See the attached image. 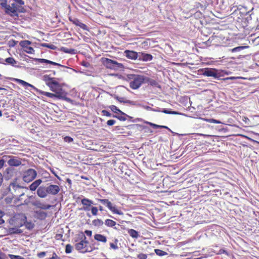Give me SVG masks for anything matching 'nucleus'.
<instances>
[{
    "instance_id": "1",
    "label": "nucleus",
    "mask_w": 259,
    "mask_h": 259,
    "mask_svg": "<svg viewBox=\"0 0 259 259\" xmlns=\"http://www.w3.org/2000/svg\"><path fill=\"white\" fill-rule=\"evenodd\" d=\"M43 80L45 82L46 85L49 87L51 91L56 94L59 93L65 101H69L70 100L69 98L66 97L67 93L63 90L61 84L56 81L55 78L45 75L43 76Z\"/></svg>"
},
{
    "instance_id": "2",
    "label": "nucleus",
    "mask_w": 259,
    "mask_h": 259,
    "mask_svg": "<svg viewBox=\"0 0 259 259\" xmlns=\"http://www.w3.org/2000/svg\"><path fill=\"white\" fill-rule=\"evenodd\" d=\"M0 6L6 14L12 17H18L19 13L24 12L23 5L13 3L11 5L7 4V0H0Z\"/></svg>"
},
{
    "instance_id": "3",
    "label": "nucleus",
    "mask_w": 259,
    "mask_h": 259,
    "mask_svg": "<svg viewBox=\"0 0 259 259\" xmlns=\"http://www.w3.org/2000/svg\"><path fill=\"white\" fill-rule=\"evenodd\" d=\"M145 79V76L143 75L130 74L127 75V80L129 82L130 87L133 90L139 89L144 83Z\"/></svg>"
},
{
    "instance_id": "4",
    "label": "nucleus",
    "mask_w": 259,
    "mask_h": 259,
    "mask_svg": "<svg viewBox=\"0 0 259 259\" xmlns=\"http://www.w3.org/2000/svg\"><path fill=\"white\" fill-rule=\"evenodd\" d=\"M25 220H27V218L25 214L16 213L9 220V223L14 227H21L24 225Z\"/></svg>"
},
{
    "instance_id": "5",
    "label": "nucleus",
    "mask_w": 259,
    "mask_h": 259,
    "mask_svg": "<svg viewBox=\"0 0 259 259\" xmlns=\"http://www.w3.org/2000/svg\"><path fill=\"white\" fill-rule=\"evenodd\" d=\"M79 238L80 241L75 244V249L81 253L91 251L87 248L89 242L87 240L85 236L83 233H81L79 235Z\"/></svg>"
},
{
    "instance_id": "6",
    "label": "nucleus",
    "mask_w": 259,
    "mask_h": 259,
    "mask_svg": "<svg viewBox=\"0 0 259 259\" xmlns=\"http://www.w3.org/2000/svg\"><path fill=\"white\" fill-rule=\"evenodd\" d=\"M34 198L33 195L28 196L24 193L21 194L18 197H15V205L16 208L22 205H28L30 204L31 200Z\"/></svg>"
},
{
    "instance_id": "7",
    "label": "nucleus",
    "mask_w": 259,
    "mask_h": 259,
    "mask_svg": "<svg viewBox=\"0 0 259 259\" xmlns=\"http://www.w3.org/2000/svg\"><path fill=\"white\" fill-rule=\"evenodd\" d=\"M101 60L103 64L109 69H117L123 67L122 64L118 63L117 61L109 58H102Z\"/></svg>"
},
{
    "instance_id": "8",
    "label": "nucleus",
    "mask_w": 259,
    "mask_h": 259,
    "mask_svg": "<svg viewBox=\"0 0 259 259\" xmlns=\"http://www.w3.org/2000/svg\"><path fill=\"white\" fill-rule=\"evenodd\" d=\"M37 176V172L32 168H29L23 172V180L29 183L32 181Z\"/></svg>"
},
{
    "instance_id": "9",
    "label": "nucleus",
    "mask_w": 259,
    "mask_h": 259,
    "mask_svg": "<svg viewBox=\"0 0 259 259\" xmlns=\"http://www.w3.org/2000/svg\"><path fill=\"white\" fill-rule=\"evenodd\" d=\"M30 204L41 209H48L51 207L50 204L46 203L42 200L35 199V198L31 200Z\"/></svg>"
},
{
    "instance_id": "10",
    "label": "nucleus",
    "mask_w": 259,
    "mask_h": 259,
    "mask_svg": "<svg viewBox=\"0 0 259 259\" xmlns=\"http://www.w3.org/2000/svg\"><path fill=\"white\" fill-rule=\"evenodd\" d=\"M3 158L7 160L8 164L11 166H18L22 163L20 158L13 156L4 155Z\"/></svg>"
},
{
    "instance_id": "11",
    "label": "nucleus",
    "mask_w": 259,
    "mask_h": 259,
    "mask_svg": "<svg viewBox=\"0 0 259 259\" xmlns=\"http://www.w3.org/2000/svg\"><path fill=\"white\" fill-rule=\"evenodd\" d=\"M31 44V42L27 40L21 41L20 43L24 52L28 54H32L34 53V50L32 47L29 46Z\"/></svg>"
},
{
    "instance_id": "12",
    "label": "nucleus",
    "mask_w": 259,
    "mask_h": 259,
    "mask_svg": "<svg viewBox=\"0 0 259 259\" xmlns=\"http://www.w3.org/2000/svg\"><path fill=\"white\" fill-rule=\"evenodd\" d=\"M15 197H7L5 198L4 201V205L7 208L10 207L11 209H16V205H15Z\"/></svg>"
},
{
    "instance_id": "13",
    "label": "nucleus",
    "mask_w": 259,
    "mask_h": 259,
    "mask_svg": "<svg viewBox=\"0 0 259 259\" xmlns=\"http://www.w3.org/2000/svg\"><path fill=\"white\" fill-rule=\"evenodd\" d=\"M36 92L38 93L39 94L45 95L47 97H48L49 98H56L57 99H63L64 100V98L62 97V95L59 94V93H58V94L56 93H51L49 92H47L45 91H41L37 89L36 90Z\"/></svg>"
},
{
    "instance_id": "14",
    "label": "nucleus",
    "mask_w": 259,
    "mask_h": 259,
    "mask_svg": "<svg viewBox=\"0 0 259 259\" xmlns=\"http://www.w3.org/2000/svg\"><path fill=\"white\" fill-rule=\"evenodd\" d=\"M49 194L52 195H57L60 191V188L57 185L50 184L47 187Z\"/></svg>"
},
{
    "instance_id": "15",
    "label": "nucleus",
    "mask_w": 259,
    "mask_h": 259,
    "mask_svg": "<svg viewBox=\"0 0 259 259\" xmlns=\"http://www.w3.org/2000/svg\"><path fill=\"white\" fill-rule=\"evenodd\" d=\"M69 20L76 26L80 27L83 30H89L88 27L85 24L80 22L77 18L69 17Z\"/></svg>"
},
{
    "instance_id": "16",
    "label": "nucleus",
    "mask_w": 259,
    "mask_h": 259,
    "mask_svg": "<svg viewBox=\"0 0 259 259\" xmlns=\"http://www.w3.org/2000/svg\"><path fill=\"white\" fill-rule=\"evenodd\" d=\"M36 193L37 196L41 198H46L49 194L47 187L44 186H41L38 187L37 189Z\"/></svg>"
},
{
    "instance_id": "17",
    "label": "nucleus",
    "mask_w": 259,
    "mask_h": 259,
    "mask_svg": "<svg viewBox=\"0 0 259 259\" xmlns=\"http://www.w3.org/2000/svg\"><path fill=\"white\" fill-rule=\"evenodd\" d=\"M203 74L208 77H218L217 70L214 68H206Z\"/></svg>"
},
{
    "instance_id": "18",
    "label": "nucleus",
    "mask_w": 259,
    "mask_h": 259,
    "mask_svg": "<svg viewBox=\"0 0 259 259\" xmlns=\"http://www.w3.org/2000/svg\"><path fill=\"white\" fill-rule=\"evenodd\" d=\"M124 54L127 58L132 60H136L139 56V54L134 51L125 50Z\"/></svg>"
},
{
    "instance_id": "19",
    "label": "nucleus",
    "mask_w": 259,
    "mask_h": 259,
    "mask_svg": "<svg viewBox=\"0 0 259 259\" xmlns=\"http://www.w3.org/2000/svg\"><path fill=\"white\" fill-rule=\"evenodd\" d=\"M81 203L83 205V209L86 210H90L92 205L94 204L92 200L88 198L82 199L81 200Z\"/></svg>"
},
{
    "instance_id": "20",
    "label": "nucleus",
    "mask_w": 259,
    "mask_h": 259,
    "mask_svg": "<svg viewBox=\"0 0 259 259\" xmlns=\"http://www.w3.org/2000/svg\"><path fill=\"white\" fill-rule=\"evenodd\" d=\"M98 201L102 203L104 205L106 206L110 210H117L115 209V208L114 206H113L112 203L108 199H99Z\"/></svg>"
},
{
    "instance_id": "21",
    "label": "nucleus",
    "mask_w": 259,
    "mask_h": 259,
    "mask_svg": "<svg viewBox=\"0 0 259 259\" xmlns=\"http://www.w3.org/2000/svg\"><path fill=\"white\" fill-rule=\"evenodd\" d=\"M139 60H142L143 61H151L153 59V56L150 54H147L145 53H139Z\"/></svg>"
},
{
    "instance_id": "22",
    "label": "nucleus",
    "mask_w": 259,
    "mask_h": 259,
    "mask_svg": "<svg viewBox=\"0 0 259 259\" xmlns=\"http://www.w3.org/2000/svg\"><path fill=\"white\" fill-rule=\"evenodd\" d=\"M41 183L42 180L41 179H37L35 180L30 185L29 187L30 190L31 191H35L38 188V187H39V186L41 184Z\"/></svg>"
},
{
    "instance_id": "23",
    "label": "nucleus",
    "mask_w": 259,
    "mask_h": 259,
    "mask_svg": "<svg viewBox=\"0 0 259 259\" xmlns=\"http://www.w3.org/2000/svg\"><path fill=\"white\" fill-rule=\"evenodd\" d=\"M15 81L17 83L20 84H21L23 86H24V87H25L26 88H27L28 87H31L32 88V89H33L36 92V90H37V88H36L34 86H33V85L27 82L26 81L23 80H22V79H15Z\"/></svg>"
},
{
    "instance_id": "24",
    "label": "nucleus",
    "mask_w": 259,
    "mask_h": 259,
    "mask_svg": "<svg viewBox=\"0 0 259 259\" xmlns=\"http://www.w3.org/2000/svg\"><path fill=\"white\" fill-rule=\"evenodd\" d=\"M60 50L65 53H68L70 54H75L76 53V51L74 49L71 48H67L66 47H61Z\"/></svg>"
},
{
    "instance_id": "25",
    "label": "nucleus",
    "mask_w": 259,
    "mask_h": 259,
    "mask_svg": "<svg viewBox=\"0 0 259 259\" xmlns=\"http://www.w3.org/2000/svg\"><path fill=\"white\" fill-rule=\"evenodd\" d=\"M145 79L144 83H147L152 86H156L158 84L157 82L154 79H152L146 76H145Z\"/></svg>"
},
{
    "instance_id": "26",
    "label": "nucleus",
    "mask_w": 259,
    "mask_h": 259,
    "mask_svg": "<svg viewBox=\"0 0 259 259\" xmlns=\"http://www.w3.org/2000/svg\"><path fill=\"white\" fill-rule=\"evenodd\" d=\"M7 64L11 65L13 66H16L17 62L13 57H9L5 59Z\"/></svg>"
},
{
    "instance_id": "27",
    "label": "nucleus",
    "mask_w": 259,
    "mask_h": 259,
    "mask_svg": "<svg viewBox=\"0 0 259 259\" xmlns=\"http://www.w3.org/2000/svg\"><path fill=\"white\" fill-rule=\"evenodd\" d=\"M94 238L95 240L98 241L102 242L104 243H105L107 241L106 237L105 236L101 234H96L94 236Z\"/></svg>"
},
{
    "instance_id": "28",
    "label": "nucleus",
    "mask_w": 259,
    "mask_h": 259,
    "mask_svg": "<svg viewBox=\"0 0 259 259\" xmlns=\"http://www.w3.org/2000/svg\"><path fill=\"white\" fill-rule=\"evenodd\" d=\"M127 232L129 235L134 238H138L139 236L138 232L134 229H129Z\"/></svg>"
},
{
    "instance_id": "29",
    "label": "nucleus",
    "mask_w": 259,
    "mask_h": 259,
    "mask_svg": "<svg viewBox=\"0 0 259 259\" xmlns=\"http://www.w3.org/2000/svg\"><path fill=\"white\" fill-rule=\"evenodd\" d=\"M24 225H25L26 228L29 230H31L34 227V224L31 222H27V220H25Z\"/></svg>"
},
{
    "instance_id": "30",
    "label": "nucleus",
    "mask_w": 259,
    "mask_h": 259,
    "mask_svg": "<svg viewBox=\"0 0 259 259\" xmlns=\"http://www.w3.org/2000/svg\"><path fill=\"white\" fill-rule=\"evenodd\" d=\"M111 110L114 113H120L122 115H126V114L122 112L120 109H119L116 106L112 105L110 106Z\"/></svg>"
},
{
    "instance_id": "31",
    "label": "nucleus",
    "mask_w": 259,
    "mask_h": 259,
    "mask_svg": "<svg viewBox=\"0 0 259 259\" xmlns=\"http://www.w3.org/2000/svg\"><path fill=\"white\" fill-rule=\"evenodd\" d=\"M35 212L36 213V215H37V217L40 220L44 219L47 216V213L45 211H35Z\"/></svg>"
},
{
    "instance_id": "32",
    "label": "nucleus",
    "mask_w": 259,
    "mask_h": 259,
    "mask_svg": "<svg viewBox=\"0 0 259 259\" xmlns=\"http://www.w3.org/2000/svg\"><path fill=\"white\" fill-rule=\"evenodd\" d=\"M18 227H15L10 229V231L12 233L20 234L23 232V230L18 228Z\"/></svg>"
},
{
    "instance_id": "33",
    "label": "nucleus",
    "mask_w": 259,
    "mask_h": 259,
    "mask_svg": "<svg viewBox=\"0 0 259 259\" xmlns=\"http://www.w3.org/2000/svg\"><path fill=\"white\" fill-rule=\"evenodd\" d=\"M105 224L108 227H112L114 226L116 223L115 221L112 220L107 219L105 220Z\"/></svg>"
},
{
    "instance_id": "34",
    "label": "nucleus",
    "mask_w": 259,
    "mask_h": 259,
    "mask_svg": "<svg viewBox=\"0 0 259 259\" xmlns=\"http://www.w3.org/2000/svg\"><path fill=\"white\" fill-rule=\"evenodd\" d=\"M161 111L163 113H164L165 114H174V115L180 114V113L177 111H169L166 109H163L162 110H161Z\"/></svg>"
},
{
    "instance_id": "35",
    "label": "nucleus",
    "mask_w": 259,
    "mask_h": 259,
    "mask_svg": "<svg viewBox=\"0 0 259 259\" xmlns=\"http://www.w3.org/2000/svg\"><path fill=\"white\" fill-rule=\"evenodd\" d=\"M103 222L99 219L95 220L93 221V224L97 227L101 226L103 225Z\"/></svg>"
},
{
    "instance_id": "36",
    "label": "nucleus",
    "mask_w": 259,
    "mask_h": 259,
    "mask_svg": "<svg viewBox=\"0 0 259 259\" xmlns=\"http://www.w3.org/2000/svg\"><path fill=\"white\" fill-rule=\"evenodd\" d=\"M148 123L152 127L154 128H167V127L164 125H159L158 124H156L155 123H153L151 122H148Z\"/></svg>"
},
{
    "instance_id": "37",
    "label": "nucleus",
    "mask_w": 259,
    "mask_h": 259,
    "mask_svg": "<svg viewBox=\"0 0 259 259\" xmlns=\"http://www.w3.org/2000/svg\"><path fill=\"white\" fill-rule=\"evenodd\" d=\"M248 47H249L248 46L237 47H236V48H234L231 49V52H235L240 51L242 50L243 49L248 48Z\"/></svg>"
},
{
    "instance_id": "38",
    "label": "nucleus",
    "mask_w": 259,
    "mask_h": 259,
    "mask_svg": "<svg viewBox=\"0 0 259 259\" xmlns=\"http://www.w3.org/2000/svg\"><path fill=\"white\" fill-rule=\"evenodd\" d=\"M203 120H204L206 122H209V123H221V122L220 121L214 119H212V118H209V119L203 118Z\"/></svg>"
},
{
    "instance_id": "39",
    "label": "nucleus",
    "mask_w": 259,
    "mask_h": 259,
    "mask_svg": "<svg viewBox=\"0 0 259 259\" xmlns=\"http://www.w3.org/2000/svg\"><path fill=\"white\" fill-rule=\"evenodd\" d=\"M154 251L156 254L159 256H163L167 254L166 252L158 249H155Z\"/></svg>"
},
{
    "instance_id": "40",
    "label": "nucleus",
    "mask_w": 259,
    "mask_h": 259,
    "mask_svg": "<svg viewBox=\"0 0 259 259\" xmlns=\"http://www.w3.org/2000/svg\"><path fill=\"white\" fill-rule=\"evenodd\" d=\"M41 46L44 47H46L52 50H55L56 48V47L54 45H50L46 43H43L41 44Z\"/></svg>"
},
{
    "instance_id": "41",
    "label": "nucleus",
    "mask_w": 259,
    "mask_h": 259,
    "mask_svg": "<svg viewBox=\"0 0 259 259\" xmlns=\"http://www.w3.org/2000/svg\"><path fill=\"white\" fill-rule=\"evenodd\" d=\"M72 246L70 244H67L65 247V252L66 253H70L71 252Z\"/></svg>"
},
{
    "instance_id": "42",
    "label": "nucleus",
    "mask_w": 259,
    "mask_h": 259,
    "mask_svg": "<svg viewBox=\"0 0 259 259\" xmlns=\"http://www.w3.org/2000/svg\"><path fill=\"white\" fill-rule=\"evenodd\" d=\"M10 187L15 190L21 188L20 186L15 183H11L10 185Z\"/></svg>"
},
{
    "instance_id": "43",
    "label": "nucleus",
    "mask_w": 259,
    "mask_h": 259,
    "mask_svg": "<svg viewBox=\"0 0 259 259\" xmlns=\"http://www.w3.org/2000/svg\"><path fill=\"white\" fill-rule=\"evenodd\" d=\"M124 116L125 115L119 116V115H114L113 116V117L117 118L118 119H119L120 121H125L126 120V118Z\"/></svg>"
},
{
    "instance_id": "44",
    "label": "nucleus",
    "mask_w": 259,
    "mask_h": 259,
    "mask_svg": "<svg viewBox=\"0 0 259 259\" xmlns=\"http://www.w3.org/2000/svg\"><path fill=\"white\" fill-rule=\"evenodd\" d=\"M9 256L11 259H24L23 257L19 255L9 254Z\"/></svg>"
},
{
    "instance_id": "45",
    "label": "nucleus",
    "mask_w": 259,
    "mask_h": 259,
    "mask_svg": "<svg viewBox=\"0 0 259 259\" xmlns=\"http://www.w3.org/2000/svg\"><path fill=\"white\" fill-rule=\"evenodd\" d=\"M102 113H103V115L107 116V117H111V114L107 110H103L102 111Z\"/></svg>"
},
{
    "instance_id": "46",
    "label": "nucleus",
    "mask_w": 259,
    "mask_h": 259,
    "mask_svg": "<svg viewBox=\"0 0 259 259\" xmlns=\"http://www.w3.org/2000/svg\"><path fill=\"white\" fill-rule=\"evenodd\" d=\"M64 140L65 142L67 143H70L73 141V138L69 136H66L64 138Z\"/></svg>"
},
{
    "instance_id": "47",
    "label": "nucleus",
    "mask_w": 259,
    "mask_h": 259,
    "mask_svg": "<svg viewBox=\"0 0 259 259\" xmlns=\"http://www.w3.org/2000/svg\"><path fill=\"white\" fill-rule=\"evenodd\" d=\"M147 255L144 253H140L138 255V258L139 259H147Z\"/></svg>"
},
{
    "instance_id": "48",
    "label": "nucleus",
    "mask_w": 259,
    "mask_h": 259,
    "mask_svg": "<svg viewBox=\"0 0 259 259\" xmlns=\"http://www.w3.org/2000/svg\"><path fill=\"white\" fill-rule=\"evenodd\" d=\"M115 120L113 119H110L107 121V124L109 126H112L114 125L115 123Z\"/></svg>"
},
{
    "instance_id": "49",
    "label": "nucleus",
    "mask_w": 259,
    "mask_h": 259,
    "mask_svg": "<svg viewBox=\"0 0 259 259\" xmlns=\"http://www.w3.org/2000/svg\"><path fill=\"white\" fill-rule=\"evenodd\" d=\"M6 159L5 158H2L0 159V169L3 168L5 163Z\"/></svg>"
},
{
    "instance_id": "50",
    "label": "nucleus",
    "mask_w": 259,
    "mask_h": 259,
    "mask_svg": "<svg viewBox=\"0 0 259 259\" xmlns=\"http://www.w3.org/2000/svg\"><path fill=\"white\" fill-rule=\"evenodd\" d=\"M144 108L146 110H152L153 111H155V112H159L160 111L159 110H156V109H152L151 107H149V106H145L144 107Z\"/></svg>"
},
{
    "instance_id": "51",
    "label": "nucleus",
    "mask_w": 259,
    "mask_h": 259,
    "mask_svg": "<svg viewBox=\"0 0 259 259\" xmlns=\"http://www.w3.org/2000/svg\"><path fill=\"white\" fill-rule=\"evenodd\" d=\"M47 64H52V65H55V66H61L59 63H56V62H53V61H50V60L48 61V63Z\"/></svg>"
},
{
    "instance_id": "52",
    "label": "nucleus",
    "mask_w": 259,
    "mask_h": 259,
    "mask_svg": "<svg viewBox=\"0 0 259 259\" xmlns=\"http://www.w3.org/2000/svg\"><path fill=\"white\" fill-rule=\"evenodd\" d=\"M110 247L114 249H117L118 248L116 244H114L113 243H110Z\"/></svg>"
},
{
    "instance_id": "53",
    "label": "nucleus",
    "mask_w": 259,
    "mask_h": 259,
    "mask_svg": "<svg viewBox=\"0 0 259 259\" xmlns=\"http://www.w3.org/2000/svg\"><path fill=\"white\" fill-rule=\"evenodd\" d=\"M39 62L40 63H48V60L45 59H38Z\"/></svg>"
},
{
    "instance_id": "54",
    "label": "nucleus",
    "mask_w": 259,
    "mask_h": 259,
    "mask_svg": "<svg viewBox=\"0 0 259 259\" xmlns=\"http://www.w3.org/2000/svg\"><path fill=\"white\" fill-rule=\"evenodd\" d=\"M46 255L45 252H40V253H38V256L39 257H43Z\"/></svg>"
},
{
    "instance_id": "55",
    "label": "nucleus",
    "mask_w": 259,
    "mask_h": 259,
    "mask_svg": "<svg viewBox=\"0 0 259 259\" xmlns=\"http://www.w3.org/2000/svg\"><path fill=\"white\" fill-rule=\"evenodd\" d=\"M85 233L87 234V235L89 236H91L92 234V231H89V230H86L85 231Z\"/></svg>"
},
{
    "instance_id": "56",
    "label": "nucleus",
    "mask_w": 259,
    "mask_h": 259,
    "mask_svg": "<svg viewBox=\"0 0 259 259\" xmlns=\"http://www.w3.org/2000/svg\"><path fill=\"white\" fill-rule=\"evenodd\" d=\"M3 182V177L2 174L0 172V186L2 185Z\"/></svg>"
},
{
    "instance_id": "57",
    "label": "nucleus",
    "mask_w": 259,
    "mask_h": 259,
    "mask_svg": "<svg viewBox=\"0 0 259 259\" xmlns=\"http://www.w3.org/2000/svg\"><path fill=\"white\" fill-rule=\"evenodd\" d=\"M237 77H226L224 79V80H229V79H231V80H233V79H236Z\"/></svg>"
},
{
    "instance_id": "58",
    "label": "nucleus",
    "mask_w": 259,
    "mask_h": 259,
    "mask_svg": "<svg viewBox=\"0 0 259 259\" xmlns=\"http://www.w3.org/2000/svg\"><path fill=\"white\" fill-rule=\"evenodd\" d=\"M5 254L2 252H0V259H4Z\"/></svg>"
},
{
    "instance_id": "59",
    "label": "nucleus",
    "mask_w": 259,
    "mask_h": 259,
    "mask_svg": "<svg viewBox=\"0 0 259 259\" xmlns=\"http://www.w3.org/2000/svg\"><path fill=\"white\" fill-rule=\"evenodd\" d=\"M90 210H98V208L97 207H94L92 206H91Z\"/></svg>"
},
{
    "instance_id": "60",
    "label": "nucleus",
    "mask_w": 259,
    "mask_h": 259,
    "mask_svg": "<svg viewBox=\"0 0 259 259\" xmlns=\"http://www.w3.org/2000/svg\"><path fill=\"white\" fill-rule=\"evenodd\" d=\"M80 177L82 179H84V180H89V179L88 177L84 176H81Z\"/></svg>"
},
{
    "instance_id": "61",
    "label": "nucleus",
    "mask_w": 259,
    "mask_h": 259,
    "mask_svg": "<svg viewBox=\"0 0 259 259\" xmlns=\"http://www.w3.org/2000/svg\"><path fill=\"white\" fill-rule=\"evenodd\" d=\"M5 222L4 220L2 219V218H0V225L3 224Z\"/></svg>"
},
{
    "instance_id": "62",
    "label": "nucleus",
    "mask_w": 259,
    "mask_h": 259,
    "mask_svg": "<svg viewBox=\"0 0 259 259\" xmlns=\"http://www.w3.org/2000/svg\"><path fill=\"white\" fill-rule=\"evenodd\" d=\"M4 214V211H0V218H2Z\"/></svg>"
},
{
    "instance_id": "63",
    "label": "nucleus",
    "mask_w": 259,
    "mask_h": 259,
    "mask_svg": "<svg viewBox=\"0 0 259 259\" xmlns=\"http://www.w3.org/2000/svg\"><path fill=\"white\" fill-rule=\"evenodd\" d=\"M114 212H116V213L118 214H120V215L123 214L122 211H114Z\"/></svg>"
},
{
    "instance_id": "64",
    "label": "nucleus",
    "mask_w": 259,
    "mask_h": 259,
    "mask_svg": "<svg viewBox=\"0 0 259 259\" xmlns=\"http://www.w3.org/2000/svg\"><path fill=\"white\" fill-rule=\"evenodd\" d=\"M93 215H97L98 211H92Z\"/></svg>"
}]
</instances>
